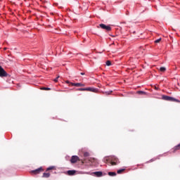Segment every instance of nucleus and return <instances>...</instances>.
Returning a JSON list of instances; mask_svg holds the SVG:
<instances>
[{
    "mask_svg": "<svg viewBox=\"0 0 180 180\" xmlns=\"http://www.w3.org/2000/svg\"><path fill=\"white\" fill-rule=\"evenodd\" d=\"M44 169H43V167H39L35 170L32 171V173L34 175H37V174H40V172H43Z\"/></svg>",
    "mask_w": 180,
    "mask_h": 180,
    "instance_id": "obj_5",
    "label": "nucleus"
},
{
    "mask_svg": "<svg viewBox=\"0 0 180 180\" xmlns=\"http://www.w3.org/2000/svg\"><path fill=\"white\" fill-rule=\"evenodd\" d=\"M84 157H89V153L88 152H85L84 153Z\"/></svg>",
    "mask_w": 180,
    "mask_h": 180,
    "instance_id": "obj_21",
    "label": "nucleus"
},
{
    "mask_svg": "<svg viewBox=\"0 0 180 180\" xmlns=\"http://www.w3.org/2000/svg\"><path fill=\"white\" fill-rule=\"evenodd\" d=\"M41 89H42L43 91H51V89L49 87H42Z\"/></svg>",
    "mask_w": 180,
    "mask_h": 180,
    "instance_id": "obj_16",
    "label": "nucleus"
},
{
    "mask_svg": "<svg viewBox=\"0 0 180 180\" xmlns=\"http://www.w3.org/2000/svg\"><path fill=\"white\" fill-rule=\"evenodd\" d=\"M58 78H60V76H58L56 79H53L54 82H58Z\"/></svg>",
    "mask_w": 180,
    "mask_h": 180,
    "instance_id": "obj_23",
    "label": "nucleus"
},
{
    "mask_svg": "<svg viewBox=\"0 0 180 180\" xmlns=\"http://www.w3.org/2000/svg\"><path fill=\"white\" fill-rule=\"evenodd\" d=\"M52 169H56V167L51 166V167H48L46 171L47 172L48 171H51Z\"/></svg>",
    "mask_w": 180,
    "mask_h": 180,
    "instance_id": "obj_12",
    "label": "nucleus"
},
{
    "mask_svg": "<svg viewBox=\"0 0 180 180\" xmlns=\"http://www.w3.org/2000/svg\"><path fill=\"white\" fill-rule=\"evenodd\" d=\"M160 71L161 72H165V71H167V68H165V67H161V68H160Z\"/></svg>",
    "mask_w": 180,
    "mask_h": 180,
    "instance_id": "obj_14",
    "label": "nucleus"
},
{
    "mask_svg": "<svg viewBox=\"0 0 180 180\" xmlns=\"http://www.w3.org/2000/svg\"><path fill=\"white\" fill-rule=\"evenodd\" d=\"M4 50H6V48H4Z\"/></svg>",
    "mask_w": 180,
    "mask_h": 180,
    "instance_id": "obj_29",
    "label": "nucleus"
},
{
    "mask_svg": "<svg viewBox=\"0 0 180 180\" xmlns=\"http://www.w3.org/2000/svg\"><path fill=\"white\" fill-rule=\"evenodd\" d=\"M94 175H96V176H102V175H103V173H102V172H95L94 173Z\"/></svg>",
    "mask_w": 180,
    "mask_h": 180,
    "instance_id": "obj_10",
    "label": "nucleus"
},
{
    "mask_svg": "<svg viewBox=\"0 0 180 180\" xmlns=\"http://www.w3.org/2000/svg\"><path fill=\"white\" fill-rule=\"evenodd\" d=\"M138 94H139L140 95H146V92L142 91H138Z\"/></svg>",
    "mask_w": 180,
    "mask_h": 180,
    "instance_id": "obj_20",
    "label": "nucleus"
},
{
    "mask_svg": "<svg viewBox=\"0 0 180 180\" xmlns=\"http://www.w3.org/2000/svg\"><path fill=\"white\" fill-rule=\"evenodd\" d=\"M94 160H95V159H94V158L89 159V161H90V162H94Z\"/></svg>",
    "mask_w": 180,
    "mask_h": 180,
    "instance_id": "obj_26",
    "label": "nucleus"
},
{
    "mask_svg": "<svg viewBox=\"0 0 180 180\" xmlns=\"http://www.w3.org/2000/svg\"><path fill=\"white\" fill-rule=\"evenodd\" d=\"M66 84H70L71 85V82H70L68 80L66 81Z\"/></svg>",
    "mask_w": 180,
    "mask_h": 180,
    "instance_id": "obj_27",
    "label": "nucleus"
},
{
    "mask_svg": "<svg viewBox=\"0 0 180 180\" xmlns=\"http://www.w3.org/2000/svg\"><path fill=\"white\" fill-rule=\"evenodd\" d=\"M162 99H163V101H168L169 102H177V103L180 102L179 100L169 96H162Z\"/></svg>",
    "mask_w": 180,
    "mask_h": 180,
    "instance_id": "obj_1",
    "label": "nucleus"
},
{
    "mask_svg": "<svg viewBox=\"0 0 180 180\" xmlns=\"http://www.w3.org/2000/svg\"><path fill=\"white\" fill-rule=\"evenodd\" d=\"M108 161H109V159H108V158H105L103 160V162H105V164H108Z\"/></svg>",
    "mask_w": 180,
    "mask_h": 180,
    "instance_id": "obj_19",
    "label": "nucleus"
},
{
    "mask_svg": "<svg viewBox=\"0 0 180 180\" xmlns=\"http://www.w3.org/2000/svg\"><path fill=\"white\" fill-rule=\"evenodd\" d=\"M77 172V171L75 170H68L67 172L68 175H69L70 176H72L75 173Z\"/></svg>",
    "mask_w": 180,
    "mask_h": 180,
    "instance_id": "obj_8",
    "label": "nucleus"
},
{
    "mask_svg": "<svg viewBox=\"0 0 180 180\" xmlns=\"http://www.w3.org/2000/svg\"><path fill=\"white\" fill-rule=\"evenodd\" d=\"M180 148V143L174 147V150H179Z\"/></svg>",
    "mask_w": 180,
    "mask_h": 180,
    "instance_id": "obj_22",
    "label": "nucleus"
},
{
    "mask_svg": "<svg viewBox=\"0 0 180 180\" xmlns=\"http://www.w3.org/2000/svg\"><path fill=\"white\" fill-rule=\"evenodd\" d=\"M112 92H113L112 91H103V94L104 95H110V94H112Z\"/></svg>",
    "mask_w": 180,
    "mask_h": 180,
    "instance_id": "obj_15",
    "label": "nucleus"
},
{
    "mask_svg": "<svg viewBox=\"0 0 180 180\" xmlns=\"http://www.w3.org/2000/svg\"><path fill=\"white\" fill-rule=\"evenodd\" d=\"M108 175L110 176H116V172H108Z\"/></svg>",
    "mask_w": 180,
    "mask_h": 180,
    "instance_id": "obj_13",
    "label": "nucleus"
},
{
    "mask_svg": "<svg viewBox=\"0 0 180 180\" xmlns=\"http://www.w3.org/2000/svg\"><path fill=\"white\" fill-rule=\"evenodd\" d=\"M98 29H99V27L101 29H103V30H105L106 32H111L112 31V27H110V25H106L105 24H100L99 26H97Z\"/></svg>",
    "mask_w": 180,
    "mask_h": 180,
    "instance_id": "obj_2",
    "label": "nucleus"
},
{
    "mask_svg": "<svg viewBox=\"0 0 180 180\" xmlns=\"http://www.w3.org/2000/svg\"><path fill=\"white\" fill-rule=\"evenodd\" d=\"M79 161V158L77 155L72 156L70 159L71 164H75L76 162H78Z\"/></svg>",
    "mask_w": 180,
    "mask_h": 180,
    "instance_id": "obj_3",
    "label": "nucleus"
},
{
    "mask_svg": "<svg viewBox=\"0 0 180 180\" xmlns=\"http://www.w3.org/2000/svg\"><path fill=\"white\" fill-rule=\"evenodd\" d=\"M72 86H84L83 84L81 83H70Z\"/></svg>",
    "mask_w": 180,
    "mask_h": 180,
    "instance_id": "obj_9",
    "label": "nucleus"
},
{
    "mask_svg": "<svg viewBox=\"0 0 180 180\" xmlns=\"http://www.w3.org/2000/svg\"><path fill=\"white\" fill-rule=\"evenodd\" d=\"M106 65H108V67H110V65H112V62H110V60H107Z\"/></svg>",
    "mask_w": 180,
    "mask_h": 180,
    "instance_id": "obj_17",
    "label": "nucleus"
},
{
    "mask_svg": "<svg viewBox=\"0 0 180 180\" xmlns=\"http://www.w3.org/2000/svg\"><path fill=\"white\" fill-rule=\"evenodd\" d=\"M155 89H158L157 87H155Z\"/></svg>",
    "mask_w": 180,
    "mask_h": 180,
    "instance_id": "obj_30",
    "label": "nucleus"
},
{
    "mask_svg": "<svg viewBox=\"0 0 180 180\" xmlns=\"http://www.w3.org/2000/svg\"><path fill=\"white\" fill-rule=\"evenodd\" d=\"M0 77H8V73L3 69L2 66L0 65Z\"/></svg>",
    "mask_w": 180,
    "mask_h": 180,
    "instance_id": "obj_4",
    "label": "nucleus"
},
{
    "mask_svg": "<svg viewBox=\"0 0 180 180\" xmlns=\"http://www.w3.org/2000/svg\"><path fill=\"white\" fill-rule=\"evenodd\" d=\"M119 164V159L112 158V161L110 162L111 165H117Z\"/></svg>",
    "mask_w": 180,
    "mask_h": 180,
    "instance_id": "obj_7",
    "label": "nucleus"
},
{
    "mask_svg": "<svg viewBox=\"0 0 180 180\" xmlns=\"http://www.w3.org/2000/svg\"><path fill=\"white\" fill-rule=\"evenodd\" d=\"M124 169H119V170H117V174H122V172H124Z\"/></svg>",
    "mask_w": 180,
    "mask_h": 180,
    "instance_id": "obj_18",
    "label": "nucleus"
},
{
    "mask_svg": "<svg viewBox=\"0 0 180 180\" xmlns=\"http://www.w3.org/2000/svg\"><path fill=\"white\" fill-rule=\"evenodd\" d=\"M160 41H161V38L158 39H156L155 41V43H160Z\"/></svg>",
    "mask_w": 180,
    "mask_h": 180,
    "instance_id": "obj_24",
    "label": "nucleus"
},
{
    "mask_svg": "<svg viewBox=\"0 0 180 180\" xmlns=\"http://www.w3.org/2000/svg\"><path fill=\"white\" fill-rule=\"evenodd\" d=\"M86 91H88L89 92H94V93H98V89L94 88V87H87L85 88Z\"/></svg>",
    "mask_w": 180,
    "mask_h": 180,
    "instance_id": "obj_6",
    "label": "nucleus"
},
{
    "mask_svg": "<svg viewBox=\"0 0 180 180\" xmlns=\"http://www.w3.org/2000/svg\"><path fill=\"white\" fill-rule=\"evenodd\" d=\"M77 91H86V90H85V88H80V89H78Z\"/></svg>",
    "mask_w": 180,
    "mask_h": 180,
    "instance_id": "obj_25",
    "label": "nucleus"
},
{
    "mask_svg": "<svg viewBox=\"0 0 180 180\" xmlns=\"http://www.w3.org/2000/svg\"><path fill=\"white\" fill-rule=\"evenodd\" d=\"M80 74H81V75H85V73H84V72H81Z\"/></svg>",
    "mask_w": 180,
    "mask_h": 180,
    "instance_id": "obj_28",
    "label": "nucleus"
},
{
    "mask_svg": "<svg viewBox=\"0 0 180 180\" xmlns=\"http://www.w3.org/2000/svg\"><path fill=\"white\" fill-rule=\"evenodd\" d=\"M50 173H44L42 175V178H50Z\"/></svg>",
    "mask_w": 180,
    "mask_h": 180,
    "instance_id": "obj_11",
    "label": "nucleus"
}]
</instances>
